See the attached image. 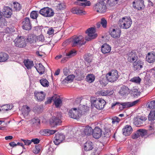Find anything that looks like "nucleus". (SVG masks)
I'll list each match as a JSON object with an SVG mask.
<instances>
[{
	"label": "nucleus",
	"mask_w": 155,
	"mask_h": 155,
	"mask_svg": "<svg viewBox=\"0 0 155 155\" xmlns=\"http://www.w3.org/2000/svg\"><path fill=\"white\" fill-rule=\"evenodd\" d=\"M90 100L92 105L99 110L102 109L106 104V101L101 98L91 97Z\"/></svg>",
	"instance_id": "f257e3e1"
},
{
	"label": "nucleus",
	"mask_w": 155,
	"mask_h": 155,
	"mask_svg": "<svg viewBox=\"0 0 155 155\" xmlns=\"http://www.w3.org/2000/svg\"><path fill=\"white\" fill-rule=\"evenodd\" d=\"M86 41L81 35L74 36L72 37L71 41V45L73 47L78 46H81L84 45Z\"/></svg>",
	"instance_id": "f03ea898"
},
{
	"label": "nucleus",
	"mask_w": 155,
	"mask_h": 155,
	"mask_svg": "<svg viewBox=\"0 0 155 155\" xmlns=\"http://www.w3.org/2000/svg\"><path fill=\"white\" fill-rule=\"evenodd\" d=\"M56 116H52L50 120V124L51 127H54L60 125L61 123V113H57L55 114Z\"/></svg>",
	"instance_id": "7ed1b4c3"
},
{
	"label": "nucleus",
	"mask_w": 155,
	"mask_h": 155,
	"mask_svg": "<svg viewBox=\"0 0 155 155\" xmlns=\"http://www.w3.org/2000/svg\"><path fill=\"white\" fill-rule=\"evenodd\" d=\"M119 72L116 70H112L106 74V77L109 82L113 83L118 79L119 75Z\"/></svg>",
	"instance_id": "20e7f679"
},
{
	"label": "nucleus",
	"mask_w": 155,
	"mask_h": 155,
	"mask_svg": "<svg viewBox=\"0 0 155 155\" xmlns=\"http://www.w3.org/2000/svg\"><path fill=\"white\" fill-rule=\"evenodd\" d=\"M132 21L130 18L126 17L119 19L118 24L119 26L123 29H128L131 26Z\"/></svg>",
	"instance_id": "39448f33"
},
{
	"label": "nucleus",
	"mask_w": 155,
	"mask_h": 155,
	"mask_svg": "<svg viewBox=\"0 0 155 155\" xmlns=\"http://www.w3.org/2000/svg\"><path fill=\"white\" fill-rule=\"evenodd\" d=\"M94 10L100 13H104L106 11L107 7L106 3L104 1L97 2L93 7Z\"/></svg>",
	"instance_id": "423d86ee"
},
{
	"label": "nucleus",
	"mask_w": 155,
	"mask_h": 155,
	"mask_svg": "<svg viewBox=\"0 0 155 155\" xmlns=\"http://www.w3.org/2000/svg\"><path fill=\"white\" fill-rule=\"evenodd\" d=\"M15 45L20 48H25L27 45L25 38L23 36H18L14 40Z\"/></svg>",
	"instance_id": "0eeeda50"
},
{
	"label": "nucleus",
	"mask_w": 155,
	"mask_h": 155,
	"mask_svg": "<svg viewBox=\"0 0 155 155\" xmlns=\"http://www.w3.org/2000/svg\"><path fill=\"white\" fill-rule=\"evenodd\" d=\"M95 28L91 27L87 29L85 33L87 34L88 37H86L85 39L87 41H90L95 38L97 36V34L95 33Z\"/></svg>",
	"instance_id": "6e6552de"
},
{
	"label": "nucleus",
	"mask_w": 155,
	"mask_h": 155,
	"mask_svg": "<svg viewBox=\"0 0 155 155\" xmlns=\"http://www.w3.org/2000/svg\"><path fill=\"white\" fill-rule=\"evenodd\" d=\"M39 13L45 17H51L53 16L54 14L52 9L48 7L41 9Z\"/></svg>",
	"instance_id": "1a4fd4ad"
},
{
	"label": "nucleus",
	"mask_w": 155,
	"mask_h": 155,
	"mask_svg": "<svg viewBox=\"0 0 155 155\" xmlns=\"http://www.w3.org/2000/svg\"><path fill=\"white\" fill-rule=\"evenodd\" d=\"M148 119L150 124V130H153L155 126V110H151L148 116Z\"/></svg>",
	"instance_id": "9d476101"
},
{
	"label": "nucleus",
	"mask_w": 155,
	"mask_h": 155,
	"mask_svg": "<svg viewBox=\"0 0 155 155\" xmlns=\"http://www.w3.org/2000/svg\"><path fill=\"white\" fill-rule=\"evenodd\" d=\"M133 62L132 64L133 69L136 72H138L141 70L144 64L143 61L140 59L136 60Z\"/></svg>",
	"instance_id": "9b49d317"
},
{
	"label": "nucleus",
	"mask_w": 155,
	"mask_h": 155,
	"mask_svg": "<svg viewBox=\"0 0 155 155\" xmlns=\"http://www.w3.org/2000/svg\"><path fill=\"white\" fill-rule=\"evenodd\" d=\"M69 116L72 118L78 120L81 116V114L77 110V108H72L68 112Z\"/></svg>",
	"instance_id": "f8f14e48"
},
{
	"label": "nucleus",
	"mask_w": 155,
	"mask_h": 155,
	"mask_svg": "<svg viewBox=\"0 0 155 155\" xmlns=\"http://www.w3.org/2000/svg\"><path fill=\"white\" fill-rule=\"evenodd\" d=\"M147 120V117L144 116L137 117L134 118V123L137 126L140 127L143 125V124Z\"/></svg>",
	"instance_id": "ddd939ff"
},
{
	"label": "nucleus",
	"mask_w": 155,
	"mask_h": 155,
	"mask_svg": "<svg viewBox=\"0 0 155 155\" xmlns=\"http://www.w3.org/2000/svg\"><path fill=\"white\" fill-rule=\"evenodd\" d=\"M22 28L24 30L29 31L32 28V25L30 19L28 17L25 18L22 22Z\"/></svg>",
	"instance_id": "4468645a"
},
{
	"label": "nucleus",
	"mask_w": 155,
	"mask_h": 155,
	"mask_svg": "<svg viewBox=\"0 0 155 155\" xmlns=\"http://www.w3.org/2000/svg\"><path fill=\"white\" fill-rule=\"evenodd\" d=\"M34 94L35 98L39 102L43 101L46 96L45 93L42 91H35L34 92Z\"/></svg>",
	"instance_id": "2eb2a0df"
},
{
	"label": "nucleus",
	"mask_w": 155,
	"mask_h": 155,
	"mask_svg": "<svg viewBox=\"0 0 155 155\" xmlns=\"http://www.w3.org/2000/svg\"><path fill=\"white\" fill-rule=\"evenodd\" d=\"M65 136L63 134L58 133L54 138V142L55 145H58L62 142Z\"/></svg>",
	"instance_id": "dca6fc26"
},
{
	"label": "nucleus",
	"mask_w": 155,
	"mask_h": 155,
	"mask_svg": "<svg viewBox=\"0 0 155 155\" xmlns=\"http://www.w3.org/2000/svg\"><path fill=\"white\" fill-rule=\"evenodd\" d=\"M109 33L111 36L114 38H119L121 33V31L119 28L110 29Z\"/></svg>",
	"instance_id": "f3484780"
},
{
	"label": "nucleus",
	"mask_w": 155,
	"mask_h": 155,
	"mask_svg": "<svg viewBox=\"0 0 155 155\" xmlns=\"http://www.w3.org/2000/svg\"><path fill=\"white\" fill-rule=\"evenodd\" d=\"M102 132L101 128L98 126L96 127L93 130L92 134L93 137L96 139H99L101 136Z\"/></svg>",
	"instance_id": "a211bd4d"
},
{
	"label": "nucleus",
	"mask_w": 155,
	"mask_h": 155,
	"mask_svg": "<svg viewBox=\"0 0 155 155\" xmlns=\"http://www.w3.org/2000/svg\"><path fill=\"white\" fill-rule=\"evenodd\" d=\"M146 60L150 63H154L155 61V52L151 51L148 53L146 55Z\"/></svg>",
	"instance_id": "6ab92c4d"
},
{
	"label": "nucleus",
	"mask_w": 155,
	"mask_h": 155,
	"mask_svg": "<svg viewBox=\"0 0 155 155\" xmlns=\"http://www.w3.org/2000/svg\"><path fill=\"white\" fill-rule=\"evenodd\" d=\"M2 11L3 16L6 18H9L12 14V9L8 6L4 7Z\"/></svg>",
	"instance_id": "aec40b11"
},
{
	"label": "nucleus",
	"mask_w": 155,
	"mask_h": 155,
	"mask_svg": "<svg viewBox=\"0 0 155 155\" xmlns=\"http://www.w3.org/2000/svg\"><path fill=\"white\" fill-rule=\"evenodd\" d=\"M144 6L143 1L142 0H135L133 2V7L138 10L142 9Z\"/></svg>",
	"instance_id": "412c9836"
},
{
	"label": "nucleus",
	"mask_w": 155,
	"mask_h": 155,
	"mask_svg": "<svg viewBox=\"0 0 155 155\" xmlns=\"http://www.w3.org/2000/svg\"><path fill=\"white\" fill-rule=\"evenodd\" d=\"M54 104L57 108H60L62 105V101L59 96L54 94Z\"/></svg>",
	"instance_id": "4be33fe9"
},
{
	"label": "nucleus",
	"mask_w": 155,
	"mask_h": 155,
	"mask_svg": "<svg viewBox=\"0 0 155 155\" xmlns=\"http://www.w3.org/2000/svg\"><path fill=\"white\" fill-rule=\"evenodd\" d=\"M132 131V127L129 125H126L122 129L123 134L126 136L130 135Z\"/></svg>",
	"instance_id": "5701e85b"
},
{
	"label": "nucleus",
	"mask_w": 155,
	"mask_h": 155,
	"mask_svg": "<svg viewBox=\"0 0 155 155\" xmlns=\"http://www.w3.org/2000/svg\"><path fill=\"white\" fill-rule=\"evenodd\" d=\"M127 59L130 63H133L134 61L138 59V57L135 52L131 51L128 54Z\"/></svg>",
	"instance_id": "b1692460"
},
{
	"label": "nucleus",
	"mask_w": 155,
	"mask_h": 155,
	"mask_svg": "<svg viewBox=\"0 0 155 155\" xmlns=\"http://www.w3.org/2000/svg\"><path fill=\"white\" fill-rule=\"evenodd\" d=\"M119 93L121 96H126L129 94V89L127 87L123 85L120 88Z\"/></svg>",
	"instance_id": "393cba45"
},
{
	"label": "nucleus",
	"mask_w": 155,
	"mask_h": 155,
	"mask_svg": "<svg viewBox=\"0 0 155 155\" xmlns=\"http://www.w3.org/2000/svg\"><path fill=\"white\" fill-rule=\"evenodd\" d=\"M101 51L103 54L110 53L111 50V47L107 43H105L101 47Z\"/></svg>",
	"instance_id": "a878e982"
},
{
	"label": "nucleus",
	"mask_w": 155,
	"mask_h": 155,
	"mask_svg": "<svg viewBox=\"0 0 155 155\" xmlns=\"http://www.w3.org/2000/svg\"><path fill=\"white\" fill-rule=\"evenodd\" d=\"M93 148V143L91 141H87L84 144V148L85 151H90Z\"/></svg>",
	"instance_id": "bb28decb"
},
{
	"label": "nucleus",
	"mask_w": 155,
	"mask_h": 155,
	"mask_svg": "<svg viewBox=\"0 0 155 155\" xmlns=\"http://www.w3.org/2000/svg\"><path fill=\"white\" fill-rule=\"evenodd\" d=\"M9 58V56L8 54L3 52H0V62L6 61Z\"/></svg>",
	"instance_id": "cd10ccee"
},
{
	"label": "nucleus",
	"mask_w": 155,
	"mask_h": 155,
	"mask_svg": "<svg viewBox=\"0 0 155 155\" xmlns=\"http://www.w3.org/2000/svg\"><path fill=\"white\" fill-rule=\"evenodd\" d=\"M71 12L73 14L81 15L83 12L82 8L79 6L75 7L71 9Z\"/></svg>",
	"instance_id": "c85d7f7f"
},
{
	"label": "nucleus",
	"mask_w": 155,
	"mask_h": 155,
	"mask_svg": "<svg viewBox=\"0 0 155 155\" xmlns=\"http://www.w3.org/2000/svg\"><path fill=\"white\" fill-rule=\"evenodd\" d=\"M23 63L28 69H31L34 65L33 61H30L29 59L24 60Z\"/></svg>",
	"instance_id": "c756f323"
},
{
	"label": "nucleus",
	"mask_w": 155,
	"mask_h": 155,
	"mask_svg": "<svg viewBox=\"0 0 155 155\" xmlns=\"http://www.w3.org/2000/svg\"><path fill=\"white\" fill-rule=\"evenodd\" d=\"M56 130H51L49 129H45L44 130H41L40 133L42 135H49L54 134Z\"/></svg>",
	"instance_id": "7c9ffc66"
},
{
	"label": "nucleus",
	"mask_w": 155,
	"mask_h": 155,
	"mask_svg": "<svg viewBox=\"0 0 155 155\" xmlns=\"http://www.w3.org/2000/svg\"><path fill=\"white\" fill-rule=\"evenodd\" d=\"M43 107L42 105H36L34 107L33 111L35 113L38 114L41 113L43 110Z\"/></svg>",
	"instance_id": "2f4dec72"
},
{
	"label": "nucleus",
	"mask_w": 155,
	"mask_h": 155,
	"mask_svg": "<svg viewBox=\"0 0 155 155\" xmlns=\"http://www.w3.org/2000/svg\"><path fill=\"white\" fill-rule=\"evenodd\" d=\"M93 130L91 127L87 126L84 128V132L85 135H90L92 134Z\"/></svg>",
	"instance_id": "473e14b6"
},
{
	"label": "nucleus",
	"mask_w": 155,
	"mask_h": 155,
	"mask_svg": "<svg viewBox=\"0 0 155 155\" xmlns=\"http://www.w3.org/2000/svg\"><path fill=\"white\" fill-rule=\"evenodd\" d=\"M34 67L36 69L37 71L39 74L41 75L44 73L45 71V68L41 64H39L38 68H37L35 66H34Z\"/></svg>",
	"instance_id": "72a5a7b5"
},
{
	"label": "nucleus",
	"mask_w": 155,
	"mask_h": 155,
	"mask_svg": "<svg viewBox=\"0 0 155 155\" xmlns=\"http://www.w3.org/2000/svg\"><path fill=\"white\" fill-rule=\"evenodd\" d=\"M86 81L89 83H91L94 81L95 79L94 75L93 74H89L86 77Z\"/></svg>",
	"instance_id": "f704fd0d"
},
{
	"label": "nucleus",
	"mask_w": 155,
	"mask_h": 155,
	"mask_svg": "<svg viewBox=\"0 0 155 155\" xmlns=\"http://www.w3.org/2000/svg\"><path fill=\"white\" fill-rule=\"evenodd\" d=\"M15 31V29L14 28L12 27H7L4 30V32H1V33L2 34V35H4L5 33H11Z\"/></svg>",
	"instance_id": "c9c22d12"
},
{
	"label": "nucleus",
	"mask_w": 155,
	"mask_h": 155,
	"mask_svg": "<svg viewBox=\"0 0 155 155\" xmlns=\"http://www.w3.org/2000/svg\"><path fill=\"white\" fill-rule=\"evenodd\" d=\"M55 9L57 11L63 10L65 8V5L64 4L59 3L54 6Z\"/></svg>",
	"instance_id": "e433bc0d"
},
{
	"label": "nucleus",
	"mask_w": 155,
	"mask_h": 155,
	"mask_svg": "<svg viewBox=\"0 0 155 155\" xmlns=\"http://www.w3.org/2000/svg\"><path fill=\"white\" fill-rule=\"evenodd\" d=\"M75 76L73 74L69 75L63 81L62 83L63 84H64L66 82V81L72 82Z\"/></svg>",
	"instance_id": "4c0bfd02"
},
{
	"label": "nucleus",
	"mask_w": 155,
	"mask_h": 155,
	"mask_svg": "<svg viewBox=\"0 0 155 155\" xmlns=\"http://www.w3.org/2000/svg\"><path fill=\"white\" fill-rule=\"evenodd\" d=\"M140 93L141 92L139 89L134 88L132 90L131 94L135 97H137L140 96Z\"/></svg>",
	"instance_id": "58836bf2"
},
{
	"label": "nucleus",
	"mask_w": 155,
	"mask_h": 155,
	"mask_svg": "<svg viewBox=\"0 0 155 155\" xmlns=\"http://www.w3.org/2000/svg\"><path fill=\"white\" fill-rule=\"evenodd\" d=\"M40 82L44 87H48L49 86V82L45 78H42L40 80Z\"/></svg>",
	"instance_id": "ea45409f"
},
{
	"label": "nucleus",
	"mask_w": 155,
	"mask_h": 155,
	"mask_svg": "<svg viewBox=\"0 0 155 155\" xmlns=\"http://www.w3.org/2000/svg\"><path fill=\"white\" fill-rule=\"evenodd\" d=\"M77 51L73 49L70 51L68 53H66V55L68 57V58H70L75 56L77 54Z\"/></svg>",
	"instance_id": "a19ab883"
},
{
	"label": "nucleus",
	"mask_w": 155,
	"mask_h": 155,
	"mask_svg": "<svg viewBox=\"0 0 155 155\" xmlns=\"http://www.w3.org/2000/svg\"><path fill=\"white\" fill-rule=\"evenodd\" d=\"M84 60L88 63H90L92 61L91 55L90 54H85L83 57Z\"/></svg>",
	"instance_id": "79ce46f5"
},
{
	"label": "nucleus",
	"mask_w": 155,
	"mask_h": 155,
	"mask_svg": "<svg viewBox=\"0 0 155 155\" xmlns=\"http://www.w3.org/2000/svg\"><path fill=\"white\" fill-rule=\"evenodd\" d=\"M141 81V79L139 77H135L131 78L130 81L137 84H140Z\"/></svg>",
	"instance_id": "37998d69"
},
{
	"label": "nucleus",
	"mask_w": 155,
	"mask_h": 155,
	"mask_svg": "<svg viewBox=\"0 0 155 155\" xmlns=\"http://www.w3.org/2000/svg\"><path fill=\"white\" fill-rule=\"evenodd\" d=\"M39 12L38 11H32L30 14V17L33 19H36L38 16Z\"/></svg>",
	"instance_id": "c03bdc74"
},
{
	"label": "nucleus",
	"mask_w": 155,
	"mask_h": 155,
	"mask_svg": "<svg viewBox=\"0 0 155 155\" xmlns=\"http://www.w3.org/2000/svg\"><path fill=\"white\" fill-rule=\"evenodd\" d=\"M138 130V132L139 133L140 136L143 137L144 136L147 135V130L143 129H140Z\"/></svg>",
	"instance_id": "a18cd8bd"
},
{
	"label": "nucleus",
	"mask_w": 155,
	"mask_h": 155,
	"mask_svg": "<svg viewBox=\"0 0 155 155\" xmlns=\"http://www.w3.org/2000/svg\"><path fill=\"white\" fill-rule=\"evenodd\" d=\"M129 148L130 149V150L132 151V152L134 153L137 152L138 149L137 146L136 144L130 145L129 147Z\"/></svg>",
	"instance_id": "49530a36"
},
{
	"label": "nucleus",
	"mask_w": 155,
	"mask_h": 155,
	"mask_svg": "<svg viewBox=\"0 0 155 155\" xmlns=\"http://www.w3.org/2000/svg\"><path fill=\"white\" fill-rule=\"evenodd\" d=\"M120 105L122 106L120 107L119 108L120 110H122L126 108L129 107L127 102L120 103V106H120Z\"/></svg>",
	"instance_id": "de8ad7c7"
},
{
	"label": "nucleus",
	"mask_w": 155,
	"mask_h": 155,
	"mask_svg": "<svg viewBox=\"0 0 155 155\" xmlns=\"http://www.w3.org/2000/svg\"><path fill=\"white\" fill-rule=\"evenodd\" d=\"M41 146L38 144L35 146V148L33 149L32 152L35 154H38L40 151Z\"/></svg>",
	"instance_id": "09e8293b"
},
{
	"label": "nucleus",
	"mask_w": 155,
	"mask_h": 155,
	"mask_svg": "<svg viewBox=\"0 0 155 155\" xmlns=\"http://www.w3.org/2000/svg\"><path fill=\"white\" fill-rule=\"evenodd\" d=\"M7 21L5 19L2 17L0 19V27L2 28H3L7 25Z\"/></svg>",
	"instance_id": "8fccbe9b"
},
{
	"label": "nucleus",
	"mask_w": 155,
	"mask_h": 155,
	"mask_svg": "<svg viewBox=\"0 0 155 155\" xmlns=\"http://www.w3.org/2000/svg\"><path fill=\"white\" fill-rule=\"evenodd\" d=\"M99 82L103 86H106L108 84V81L106 78H102L99 80Z\"/></svg>",
	"instance_id": "3c124183"
},
{
	"label": "nucleus",
	"mask_w": 155,
	"mask_h": 155,
	"mask_svg": "<svg viewBox=\"0 0 155 155\" xmlns=\"http://www.w3.org/2000/svg\"><path fill=\"white\" fill-rule=\"evenodd\" d=\"M34 37L33 35L30 34L28 35L27 38L28 42L31 44L33 43L34 41Z\"/></svg>",
	"instance_id": "603ef678"
},
{
	"label": "nucleus",
	"mask_w": 155,
	"mask_h": 155,
	"mask_svg": "<svg viewBox=\"0 0 155 155\" xmlns=\"http://www.w3.org/2000/svg\"><path fill=\"white\" fill-rule=\"evenodd\" d=\"M140 101V99L137 100L135 101H134L132 102H127L129 107H132L133 106L137 104H138Z\"/></svg>",
	"instance_id": "864d4df0"
},
{
	"label": "nucleus",
	"mask_w": 155,
	"mask_h": 155,
	"mask_svg": "<svg viewBox=\"0 0 155 155\" xmlns=\"http://www.w3.org/2000/svg\"><path fill=\"white\" fill-rule=\"evenodd\" d=\"M101 24L103 28H105L107 27V21L104 18H102L101 19Z\"/></svg>",
	"instance_id": "5fc2aeb1"
},
{
	"label": "nucleus",
	"mask_w": 155,
	"mask_h": 155,
	"mask_svg": "<svg viewBox=\"0 0 155 155\" xmlns=\"http://www.w3.org/2000/svg\"><path fill=\"white\" fill-rule=\"evenodd\" d=\"M32 122L33 124H35L37 125L40 124V119L38 117H35L32 119Z\"/></svg>",
	"instance_id": "6e6d98bb"
},
{
	"label": "nucleus",
	"mask_w": 155,
	"mask_h": 155,
	"mask_svg": "<svg viewBox=\"0 0 155 155\" xmlns=\"http://www.w3.org/2000/svg\"><path fill=\"white\" fill-rule=\"evenodd\" d=\"M111 134V133L109 129H107L105 130V131L104 132V137H106L107 138H108L110 137Z\"/></svg>",
	"instance_id": "4d7b16f0"
},
{
	"label": "nucleus",
	"mask_w": 155,
	"mask_h": 155,
	"mask_svg": "<svg viewBox=\"0 0 155 155\" xmlns=\"http://www.w3.org/2000/svg\"><path fill=\"white\" fill-rule=\"evenodd\" d=\"M148 107L151 109H155V101L153 100L149 103Z\"/></svg>",
	"instance_id": "13d9d810"
},
{
	"label": "nucleus",
	"mask_w": 155,
	"mask_h": 155,
	"mask_svg": "<svg viewBox=\"0 0 155 155\" xmlns=\"http://www.w3.org/2000/svg\"><path fill=\"white\" fill-rule=\"evenodd\" d=\"M54 95L51 97H48L47 101L45 102V104H51L52 101H54Z\"/></svg>",
	"instance_id": "bf43d9fd"
},
{
	"label": "nucleus",
	"mask_w": 155,
	"mask_h": 155,
	"mask_svg": "<svg viewBox=\"0 0 155 155\" xmlns=\"http://www.w3.org/2000/svg\"><path fill=\"white\" fill-rule=\"evenodd\" d=\"M20 5L19 3L18 2H14L13 6L14 8L15 9V10L19 11L21 9Z\"/></svg>",
	"instance_id": "052dcab7"
},
{
	"label": "nucleus",
	"mask_w": 155,
	"mask_h": 155,
	"mask_svg": "<svg viewBox=\"0 0 155 155\" xmlns=\"http://www.w3.org/2000/svg\"><path fill=\"white\" fill-rule=\"evenodd\" d=\"M11 109L12 108L10 107V105L9 104L3 105L2 107V110L7 111L11 110Z\"/></svg>",
	"instance_id": "680f3d73"
},
{
	"label": "nucleus",
	"mask_w": 155,
	"mask_h": 155,
	"mask_svg": "<svg viewBox=\"0 0 155 155\" xmlns=\"http://www.w3.org/2000/svg\"><path fill=\"white\" fill-rule=\"evenodd\" d=\"M21 140L23 141L25 143V144L26 145H29L31 143V140H25L22 139H21Z\"/></svg>",
	"instance_id": "e2e57ef3"
},
{
	"label": "nucleus",
	"mask_w": 155,
	"mask_h": 155,
	"mask_svg": "<svg viewBox=\"0 0 155 155\" xmlns=\"http://www.w3.org/2000/svg\"><path fill=\"white\" fill-rule=\"evenodd\" d=\"M112 124H114L115 122H117V123H119L120 120V119L117 117L116 116L112 118Z\"/></svg>",
	"instance_id": "0e129e2a"
},
{
	"label": "nucleus",
	"mask_w": 155,
	"mask_h": 155,
	"mask_svg": "<svg viewBox=\"0 0 155 155\" xmlns=\"http://www.w3.org/2000/svg\"><path fill=\"white\" fill-rule=\"evenodd\" d=\"M140 137L139 133L138 132V130H137L135 133L132 135V138L133 139H137Z\"/></svg>",
	"instance_id": "69168bd1"
},
{
	"label": "nucleus",
	"mask_w": 155,
	"mask_h": 155,
	"mask_svg": "<svg viewBox=\"0 0 155 155\" xmlns=\"http://www.w3.org/2000/svg\"><path fill=\"white\" fill-rule=\"evenodd\" d=\"M31 143L33 142L34 144H37L39 143L40 140L37 138H33L31 140Z\"/></svg>",
	"instance_id": "338daca9"
},
{
	"label": "nucleus",
	"mask_w": 155,
	"mask_h": 155,
	"mask_svg": "<svg viewBox=\"0 0 155 155\" xmlns=\"http://www.w3.org/2000/svg\"><path fill=\"white\" fill-rule=\"evenodd\" d=\"M63 71L64 74L65 75L67 76L68 75L70 71L69 69H68L67 68H64L63 70Z\"/></svg>",
	"instance_id": "774afa93"
}]
</instances>
